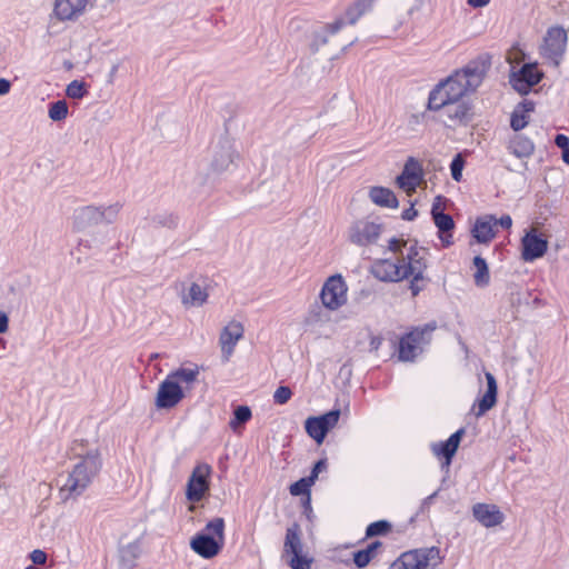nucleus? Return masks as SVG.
Instances as JSON below:
<instances>
[{"label":"nucleus","instance_id":"obj_24","mask_svg":"<svg viewBox=\"0 0 569 569\" xmlns=\"http://www.w3.org/2000/svg\"><path fill=\"white\" fill-rule=\"evenodd\" d=\"M485 377L487 381V390L485 395L480 399H478L472 407V411L477 418L483 416L497 403L498 386L496 378L491 372H486Z\"/></svg>","mask_w":569,"mask_h":569},{"label":"nucleus","instance_id":"obj_17","mask_svg":"<svg viewBox=\"0 0 569 569\" xmlns=\"http://www.w3.org/2000/svg\"><path fill=\"white\" fill-rule=\"evenodd\" d=\"M239 158L234 144L228 140L218 141L211 149L210 170L222 173L230 170Z\"/></svg>","mask_w":569,"mask_h":569},{"label":"nucleus","instance_id":"obj_50","mask_svg":"<svg viewBox=\"0 0 569 569\" xmlns=\"http://www.w3.org/2000/svg\"><path fill=\"white\" fill-rule=\"evenodd\" d=\"M327 468V462L326 460H319L312 471H311V475L309 476V478H312V482L315 483L316 479L318 478L319 473L323 470H326Z\"/></svg>","mask_w":569,"mask_h":569},{"label":"nucleus","instance_id":"obj_14","mask_svg":"<svg viewBox=\"0 0 569 569\" xmlns=\"http://www.w3.org/2000/svg\"><path fill=\"white\" fill-rule=\"evenodd\" d=\"M429 110L438 112L439 121L447 128L465 126L471 119V106L467 100L446 103L442 108Z\"/></svg>","mask_w":569,"mask_h":569},{"label":"nucleus","instance_id":"obj_34","mask_svg":"<svg viewBox=\"0 0 569 569\" xmlns=\"http://www.w3.org/2000/svg\"><path fill=\"white\" fill-rule=\"evenodd\" d=\"M380 547V542L376 541L369 545L367 548L355 552L353 561L358 568H365L376 557L377 549Z\"/></svg>","mask_w":569,"mask_h":569},{"label":"nucleus","instance_id":"obj_29","mask_svg":"<svg viewBox=\"0 0 569 569\" xmlns=\"http://www.w3.org/2000/svg\"><path fill=\"white\" fill-rule=\"evenodd\" d=\"M535 110V103L529 100L520 102L511 113L510 126L515 131L522 130L528 123L530 113Z\"/></svg>","mask_w":569,"mask_h":569},{"label":"nucleus","instance_id":"obj_7","mask_svg":"<svg viewBox=\"0 0 569 569\" xmlns=\"http://www.w3.org/2000/svg\"><path fill=\"white\" fill-rule=\"evenodd\" d=\"M121 209L122 204L118 201L108 204L81 207L74 210L72 214V229L77 232H83L100 222L112 223L118 218Z\"/></svg>","mask_w":569,"mask_h":569},{"label":"nucleus","instance_id":"obj_18","mask_svg":"<svg viewBox=\"0 0 569 569\" xmlns=\"http://www.w3.org/2000/svg\"><path fill=\"white\" fill-rule=\"evenodd\" d=\"M433 328L416 329L400 340L399 358L402 361L413 360L421 352L422 346L430 341Z\"/></svg>","mask_w":569,"mask_h":569},{"label":"nucleus","instance_id":"obj_8","mask_svg":"<svg viewBox=\"0 0 569 569\" xmlns=\"http://www.w3.org/2000/svg\"><path fill=\"white\" fill-rule=\"evenodd\" d=\"M443 560L438 547H423L402 552L389 569H440Z\"/></svg>","mask_w":569,"mask_h":569},{"label":"nucleus","instance_id":"obj_52","mask_svg":"<svg viewBox=\"0 0 569 569\" xmlns=\"http://www.w3.org/2000/svg\"><path fill=\"white\" fill-rule=\"evenodd\" d=\"M555 143L561 150H565V149L569 148V138L565 134H557L556 139H555Z\"/></svg>","mask_w":569,"mask_h":569},{"label":"nucleus","instance_id":"obj_2","mask_svg":"<svg viewBox=\"0 0 569 569\" xmlns=\"http://www.w3.org/2000/svg\"><path fill=\"white\" fill-rule=\"evenodd\" d=\"M356 41V32L346 30L342 21L333 19L313 30L309 39V49L328 59H335Z\"/></svg>","mask_w":569,"mask_h":569},{"label":"nucleus","instance_id":"obj_1","mask_svg":"<svg viewBox=\"0 0 569 569\" xmlns=\"http://www.w3.org/2000/svg\"><path fill=\"white\" fill-rule=\"evenodd\" d=\"M485 76V69L478 64H468L453 72L430 91L428 109H439L446 103L466 100L468 94L480 87Z\"/></svg>","mask_w":569,"mask_h":569},{"label":"nucleus","instance_id":"obj_10","mask_svg":"<svg viewBox=\"0 0 569 569\" xmlns=\"http://www.w3.org/2000/svg\"><path fill=\"white\" fill-rule=\"evenodd\" d=\"M349 287L341 273L328 277L319 292L321 306L331 312L340 310L348 302Z\"/></svg>","mask_w":569,"mask_h":569},{"label":"nucleus","instance_id":"obj_55","mask_svg":"<svg viewBox=\"0 0 569 569\" xmlns=\"http://www.w3.org/2000/svg\"><path fill=\"white\" fill-rule=\"evenodd\" d=\"M498 224L505 229H509L512 226V219L509 214H505L500 219H497V226Z\"/></svg>","mask_w":569,"mask_h":569},{"label":"nucleus","instance_id":"obj_16","mask_svg":"<svg viewBox=\"0 0 569 569\" xmlns=\"http://www.w3.org/2000/svg\"><path fill=\"white\" fill-rule=\"evenodd\" d=\"M396 184L407 196H412L418 188L426 184L425 172L420 161L412 157L408 158L401 173L396 178Z\"/></svg>","mask_w":569,"mask_h":569},{"label":"nucleus","instance_id":"obj_32","mask_svg":"<svg viewBox=\"0 0 569 569\" xmlns=\"http://www.w3.org/2000/svg\"><path fill=\"white\" fill-rule=\"evenodd\" d=\"M284 553L295 556L303 552V546L300 539V528L298 525H292L287 529L284 541Z\"/></svg>","mask_w":569,"mask_h":569},{"label":"nucleus","instance_id":"obj_37","mask_svg":"<svg viewBox=\"0 0 569 569\" xmlns=\"http://www.w3.org/2000/svg\"><path fill=\"white\" fill-rule=\"evenodd\" d=\"M68 112L67 102L59 100L50 106L48 116L52 121H62L68 117Z\"/></svg>","mask_w":569,"mask_h":569},{"label":"nucleus","instance_id":"obj_53","mask_svg":"<svg viewBox=\"0 0 569 569\" xmlns=\"http://www.w3.org/2000/svg\"><path fill=\"white\" fill-rule=\"evenodd\" d=\"M491 0H466L467 4L473 9L487 7Z\"/></svg>","mask_w":569,"mask_h":569},{"label":"nucleus","instance_id":"obj_41","mask_svg":"<svg viewBox=\"0 0 569 569\" xmlns=\"http://www.w3.org/2000/svg\"><path fill=\"white\" fill-rule=\"evenodd\" d=\"M463 168H465V159L460 153H458L453 158V160L450 164L451 177L455 181H457V182L461 181Z\"/></svg>","mask_w":569,"mask_h":569},{"label":"nucleus","instance_id":"obj_57","mask_svg":"<svg viewBox=\"0 0 569 569\" xmlns=\"http://www.w3.org/2000/svg\"><path fill=\"white\" fill-rule=\"evenodd\" d=\"M382 343V338L379 336H371L370 338V349L377 351Z\"/></svg>","mask_w":569,"mask_h":569},{"label":"nucleus","instance_id":"obj_11","mask_svg":"<svg viewBox=\"0 0 569 569\" xmlns=\"http://www.w3.org/2000/svg\"><path fill=\"white\" fill-rule=\"evenodd\" d=\"M383 232L382 223L369 218L355 220L348 228V241L359 248H368L378 242Z\"/></svg>","mask_w":569,"mask_h":569},{"label":"nucleus","instance_id":"obj_38","mask_svg":"<svg viewBox=\"0 0 569 569\" xmlns=\"http://www.w3.org/2000/svg\"><path fill=\"white\" fill-rule=\"evenodd\" d=\"M87 92V84L80 80L71 81L66 89V94L71 99H81Z\"/></svg>","mask_w":569,"mask_h":569},{"label":"nucleus","instance_id":"obj_36","mask_svg":"<svg viewBox=\"0 0 569 569\" xmlns=\"http://www.w3.org/2000/svg\"><path fill=\"white\" fill-rule=\"evenodd\" d=\"M473 266L476 269L473 274L476 284L478 287L487 286L489 283L490 276L486 260L477 256L473 259Z\"/></svg>","mask_w":569,"mask_h":569},{"label":"nucleus","instance_id":"obj_42","mask_svg":"<svg viewBox=\"0 0 569 569\" xmlns=\"http://www.w3.org/2000/svg\"><path fill=\"white\" fill-rule=\"evenodd\" d=\"M312 559L308 558L307 555L298 553L290 556L289 565L292 569H310Z\"/></svg>","mask_w":569,"mask_h":569},{"label":"nucleus","instance_id":"obj_51","mask_svg":"<svg viewBox=\"0 0 569 569\" xmlns=\"http://www.w3.org/2000/svg\"><path fill=\"white\" fill-rule=\"evenodd\" d=\"M9 330V316L0 310V335L7 333Z\"/></svg>","mask_w":569,"mask_h":569},{"label":"nucleus","instance_id":"obj_19","mask_svg":"<svg viewBox=\"0 0 569 569\" xmlns=\"http://www.w3.org/2000/svg\"><path fill=\"white\" fill-rule=\"evenodd\" d=\"M548 237L532 227L521 239V257L525 261H535L543 257L548 250Z\"/></svg>","mask_w":569,"mask_h":569},{"label":"nucleus","instance_id":"obj_3","mask_svg":"<svg viewBox=\"0 0 569 569\" xmlns=\"http://www.w3.org/2000/svg\"><path fill=\"white\" fill-rule=\"evenodd\" d=\"M199 375L200 370L196 366L180 367L168 373L157 389L156 408L170 410L177 407L192 390Z\"/></svg>","mask_w":569,"mask_h":569},{"label":"nucleus","instance_id":"obj_59","mask_svg":"<svg viewBox=\"0 0 569 569\" xmlns=\"http://www.w3.org/2000/svg\"><path fill=\"white\" fill-rule=\"evenodd\" d=\"M562 160L565 163L569 164V147L565 150H562Z\"/></svg>","mask_w":569,"mask_h":569},{"label":"nucleus","instance_id":"obj_15","mask_svg":"<svg viewBox=\"0 0 569 569\" xmlns=\"http://www.w3.org/2000/svg\"><path fill=\"white\" fill-rule=\"evenodd\" d=\"M210 287L203 279L183 282L179 291V299L186 309L203 307L210 296Z\"/></svg>","mask_w":569,"mask_h":569},{"label":"nucleus","instance_id":"obj_12","mask_svg":"<svg viewBox=\"0 0 569 569\" xmlns=\"http://www.w3.org/2000/svg\"><path fill=\"white\" fill-rule=\"evenodd\" d=\"M211 467L208 463H198L186 486V498L188 501L196 503L201 501L209 492Z\"/></svg>","mask_w":569,"mask_h":569},{"label":"nucleus","instance_id":"obj_35","mask_svg":"<svg viewBox=\"0 0 569 569\" xmlns=\"http://www.w3.org/2000/svg\"><path fill=\"white\" fill-rule=\"evenodd\" d=\"M306 431L307 433L318 443H322L325 438H326V435H327V431L325 430V428L322 427V423L320 422V420L318 419V417H309L307 420H306Z\"/></svg>","mask_w":569,"mask_h":569},{"label":"nucleus","instance_id":"obj_23","mask_svg":"<svg viewBox=\"0 0 569 569\" xmlns=\"http://www.w3.org/2000/svg\"><path fill=\"white\" fill-rule=\"evenodd\" d=\"M375 2L376 0H356L335 19L337 21H342L346 30H353L352 27L360 20L362 16H365L373 8Z\"/></svg>","mask_w":569,"mask_h":569},{"label":"nucleus","instance_id":"obj_46","mask_svg":"<svg viewBox=\"0 0 569 569\" xmlns=\"http://www.w3.org/2000/svg\"><path fill=\"white\" fill-rule=\"evenodd\" d=\"M388 523L386 521H377L368 526L367 536L373 537L387 532Z\"/></svg>","mask_w":569,"mask_h":569},{"label":"nucleus","instance_id":"obj_26","mask_svg":"<svg viewBox=\"0 0 569 569\" xmlns=\"http://www.w3.org/2000/svg\"><path fill=\"white\" fill-rule=\"evenodd\" d=\"M465 435L463 429H459L455 433H452L448 440L445 442H438L433 443L431 446L432 452L437 457H443L445 458V466L448 468L451 463V459L457 452L460 441L462 439V436Z\"/></svg>","mask_w":569,"mask_h":569},{"label":"nucleus","instance_id":"obj_28","mask_svg":"<svg viewBox=\"0 0 569 569\" xmlns=\"http://www.w3.org/2000/svg\"><path fill=\"white\" fill-rule=\"evenodd\" d=\"M368 196L369 199L379 207L396 209L399 206L395 192L386 187H371Z\"/></svg>","mask_w":569,"mask_h":569},{"label":"nucleus","instance_id":"obj_5","mask_svg":"<svg viewBox=\"0 0 569 569\" xmlns=\"http://www.w3.org/2000/svg\"><path fill=\"white\" fill-rule=\"evenodd\" d=\"M101 467L100 455L97 449H90L80 456L64 482L60 486L59 496L63 502L76 499L91 483Z\"/></svg>","mask_w":569,"mask_h":569},{"label":"nucleus","instance_id":"obj_40","mask_svg":"<svg viewBox=\"0 0 569 569\" xmlns=\"http://www.w3.org/2000/svg\"><path fill=\"white\" fill-rule=\"evenodd\" d=\"M313 485L312 478H301L290 486V493L292 496H300L309 493L310 487Z\"/></svg>","mask_w":569,"mask_h":569},{"label":"nucleus","instance_id":"obj_49","mask_svg":"<svg viewBox=\"0 0 569 569\" xmlns=\"http://www.w3.org/2000/svg\"><path fill=\"white\" fill-rule=\"evenodd\" d=\"M30 559L34 565H44L47 562V555L43 550L36 549L30 553Z\"/></svg>","mask_w":569,"mask_h":569},{"label":"nucleus","instance_id":"obj_45","mask_svg":"<svg viewBox=\"0 0 569 569\" xmlns=\"http://www.w3.org/2000/svg\"><path fill=\"white\" fill-rule=\"evenodd\" d=\"M82 241L88 248H97L108 242L107 234L104 232H96L90 239H84Z\"/></svg>","mask_w":569,"mask_h":569},{"label":"nucleus","instance_id":"obj_33","mask_svg":"<svg viewBox=\"0 0 569 569\" xmlns=\"http://www.w3.org/2000/svg\"><path fill=\"white\" fill-rule=\"evenodd\" d=\"M252 417V411L248 406H238L233 410V416L229 421V428L233 432H239L243 425Z\"/></svg>","mask_w":569,"mask_h":569},{"label":"nucleus","instance_id":"obj_13","mask_svg":"<svg viewBox=\"0 0 569 569\" xmlns=\"http://www.w3.org/2000/svg\"><path fill=\"white\" fill-rule=\"evenodd\" d=\"M543 77L537 63H523L521 67L510 68L509 82L520 94H527Z\"/></svg>","mask_w":569,"mask_h":569},{"label":"nucleus","instance_id":"obj_22","mask_svg":"<svg viewBox=\"0 0 569 569\" xmlns=\"http://www.w3.org/2000/svg\"><path fill=\"white\" fill-rule=\"evenodd\" d=\"M472 516L486 528L497 527L505 520L503 512L492 503H476L472 507Z\"/></svg>","mask_w":569,"mask_h":569},{"label":"nucleus","instance_id":"obj_58","mask_svg":"<svg viewBox=\"0 0 569 569\" xmlns=\"http://www.w3.org/2000/svg\"><path fill=\"white\" fill-rule=\"evenodd\" d=\"M118 72V64L112 66L110 73H109V82H112L116 74Z\"/></svg>","mask_w":569,"mask_h":569},{"label":"nucleus","instance_id":"obj_9","mask_svg":"<svg viewBox=\"0 0 569 569\" xmlns=\"http://www.w3.org/2000/svg\"><path fill=\"white\" fill-rule=\"evenodd\" d=\"M567 43V30L559 26H552L542 37L539 54L547 63L558 67L565 57Z\"/></svg>","mask_w":569,"mask_h":569},{"label":"nucleus","instance_id":"obj_43","mask_svg":"<svg viewBox=\"0 0 569 569\" xmlns=\"http://www.w3.org/2000/svg\"><path fill=\"white\" fill-rule=\"evenodd\" d=\"M398 3L402 10L411 16L423 8L426 0H398Z\"/></svg>","mask_w":569,"mask_h":569},{"label":"nucleus","instance_id":"obj_25","mask_svg":"<svg viewBox=\"0 0 569 569\" xmlns=\"http://www.w3.org/2000/svg\"><path fill=\"white\" fill-rule=\"evenodd\" d=\"M375 278L386 282H399L403 280L405 271L398 269L396 261L379 259L371 267Z\"/></svg>","mask_w":569,"mask_h":569},{"label":"nucleus","instance_id":"obj_31","mask_svg":"<svg viewBox=\"0 0 569 569\" xmlns=\"http://www.w3.org/2000/svg\"><path fill=\"white\" fill-rule=\"evenodd\" d=\"M432 219H433L436 227L439 230V233H440L439 238H440L442 246H445V247L451 246L452 244V234L450 233V231L455 227L453 219L449 214H446V213H441L436 217H432Z\"/></svg>","mask_w":569,"mask_h":569},{"label":"nucleus","instance_id":"obj_48","mask_svg":"<svg viewBox=\"0 0 569 569\" xmlns=\"http://www.w3.org/2000/svg\"><path fill=\"white\" fill-rule=\"evenodd\" d=\"M446 202H447V199L442 196H437L435 199H433V202H432V207H431V216L432 217H436L438 214H441L443 213L445 209H446Z\"/></svg>","mask_w":569,"mask_h":569},{"label":"nucleus","instance_id":"obj_47","mask_svg":"<svg viewBox=\"0 0 569 569\" xmlns=\"http://www.w3.org/2000/svg\"><path fill=\"white\" fill-rule=\"evenodd\" d=\"M523 60V53L520 49L518 48H512L508 54H507V61L509 62V64L512 67H516L518 68V66L522 62Z\"/></svg>","mask_w":569,"mask_h":569},{"label":"nucleus","instance_id":"obj_30","mask_svg":"<svg viewBox=\"0 0 569 569\" xmlns=\"http://www.w3.org/2000/svg\"><path fill=\"white\" fill-rule=\"evenodd\" d=\"M508 150L517 158H529L535 151V144L523 134H515L508 142Z\"/></svg>","mask_w":569,"mask_h":569},{"label":"nucleus","instance_id":"obj_54","mask_svg":"<svg viewBox=\"0 0 569 569\" xmlns=\"http://www.w3.org/2000/svg\"><path fill=\"white\" fill-rule=\"evenodd\" d=\"M11 90V82L8 79L0 78V97L6 96Z\"/></svg>","mask_w":569,"mask_h":569},{"label":"nucleus","instance_id":"obj_4","mask_svg":"<svg viewBox=\"0 0 569 569\" xmlns=\"http://www.w3.org/2000/svg\"><path fill=\"white\" fill-rule=\"evenodd\" d=\"M388 250L399 254L396 260L398 269L406 272L403 280H411L410 290L413 296H417L421 290L419 282L423 280V273L427 269L426 250L419 247L416 241L402 238H391L388 241Z\"/></svg>","mask_w":569,"mask_h":569},{"label":"nucleus","instance_id":"obj_21","mask_svg":"<svg viewBox=\"0 0 569 569\" xmlns=\"http://www.w3.org/2000/svg\"><path fill=\"white\" fill-rule=\"evenodd\" d=\"M87 0H54L53 16L60 21H74L86 11Z\"/></svg>","mask_w":569,"mask_h":569},{"label":"nucleus","instance_id":"obj_56","mask_svg":"<svg viewBox=\"0 0 569 569\" xmlns=\"http://www.w3.org/2000/svg\"><path fill=\"white\" fill-rule=\"evenodd\" d=\"M418 212L417 210L415 209L413 207V203L410 206V208L406 209L403 212H402V218L405 220H412L417 217Z\"/></svg>","mask_w":569,"mask_h":569},{"label":"nucleus","instance_id":"obj_39","mask_svg":"<svg viewBox=\"0 0 569 569\" xmlns=\"http://www.w3.org/2000/svg\"><path fill=\"white\" fill-rule=\"evenodd\" d=\"M339 418H340L339 409L331 410V411L318 417V419L320 420V422L322 423V427L325 428V430L327 432L337 426Z\"/></svg>","mask_w":569,"mask_h":569},{"label":"nucleus","instance_id":"obj_6","mask_svg":"<svg viewBox=\"0 0 569 569\" xmlns=\"http://www.w3.org/2000/svg\"><path fill=\"white\" fill-rule=\"evenodd\" d=\"M224 545V520L220 517L210 520L203 530L190 539V549L202 559H213Z\"/></svg>","mask_w":569,"mask_h":569},{"label":"nucleus","instance_id":"obj_44","mask_svg":"<svg viewBox=\"0 0 569 569\" xmlns=\"http://www.w3.org/2000/svg\"><path fill=\"white\" fill-rule=\"evenodd\" d=\"M292 396L291 389L287 386H280L273 393V401L278 405L287 403Z\"/></svg>","mask_w":569,"mask_h":569},{"label":"nucleus","instance_id":"obj_20","mask_svg":"<svg viewBox=\"0 0 569 569\" xmlns=\"http://www.w3.org/2000/svg\"><path fill=\"white\" fill-rule=\"evenodd\" d=\"M243 326L239 321H230L221 331L219 343L223 361H229L234 352L237 343L243 337Z\"/></svg>","mask_w":569,"mask_h":569},{"label":"nucleus","instance_id":"obj_27","mask_svg":"<svg viewBox=\"0 0 569 569\" xmlns=\"http://www.w3.org/2000/svg\"><path fill=\"white\" fill-rule=\"evenodd\" d=\"M497 226V219L487 214L483 217H480L476 220L473 228H472V236L476 238V240L480 243H488L490 242L495 236V227Z\"/></svg>","mask_w":569,"mask_h":569}]
</instances>
